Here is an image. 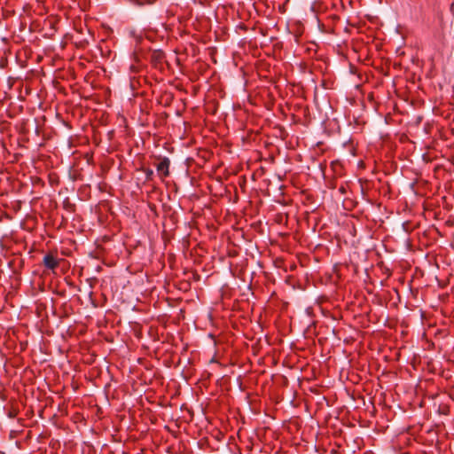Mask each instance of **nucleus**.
Here are the masks:
<instances>
[{
	"instance_id": "obj_3",
	"label": "nucleus",
	"mask_w": 454,
	"mask_h": 454,
	"mask_svg": "<svg viewBox=\"0 0 454 454\" xmlns=\"http://www.w3.org/2000/svg\"><path fill=\"white\" fill-rule=\"evenodd\" d=\"M356 205V200H342L344 209L350 210Z\"/></svg>"
},
{
	"instance_id": "obj_4",
	"label": "nucleus",
	"mask_w": 454,
	"mask_h": 454,
	"mask_svg": "<svg viewBox=\"0 0 454 454\" xmlns=\"http://www.w3.org/2000/svg\"><path fill=\"white\" fill-rule=\"evenodd\" d=\"M144 172H145L147 179H151L152 178V176L153 175V171L152 169L145 168V169H144Z\"/></svg>"
},
{
	"instance_id": "obj_1",
	"label": "nucleus",
	"mask_w": 454,
	"mask_h": 454,
	"mask_svg": "<svg viewBox=\"0 0 454 454\" xmlns=\"http://www.w3.org/2000/svg\"><path fill=\"white\" fill-rule=\"evenodd\" d=\"M170 160L168 158L164 157L160 159L156 164L157 174L160 178H164L169 175Z\"/></svg>"
},
{
	"instance_id": "obj_2",
	"label": "nucleus",
	"mask_w": 454,
	"mask_h": 454,
	"mask_svg": "<svg viewBox=\"0 0 454 454\" xmlns=\"http://www.w3.org/2000/svg\"><path fill=\"white\" fill-rule=\"evenodd\" d=\"M43 266L48 270H54L59 264V259L52 254H47L44 255L43 260Z\"/></svg>"
}]
</instances>
